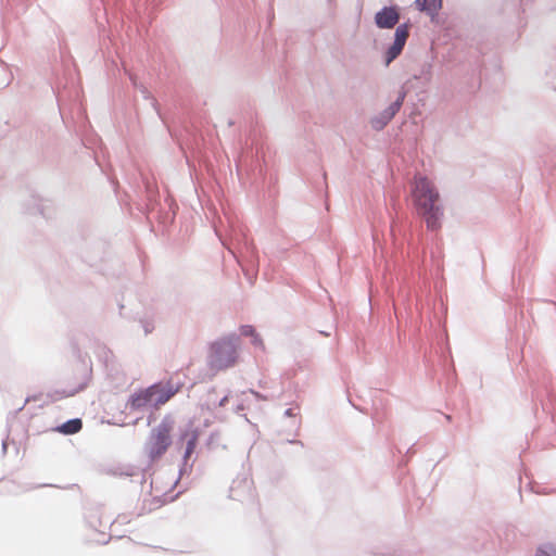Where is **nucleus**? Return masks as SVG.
Wrapping results in <instances>:
<instances>
[{
    "label": "nucleus",
    "instance_id": "nucleus-1",
    "mask_svg": "<svg viewBox=\"0 0 556 556\" xmlns=\"http://www.w3.org/2000/svg\"><path fill=\"white\" fill-rule=\"evenodd\" d=\"M412 199L417 214L425 219L427 228L439 229L443 208L440 203V193L434 184L425 176H415Z\"/></svg>",
    "mask_w": 556,
    "mask_h": 556
},
{
    "label": "nucleus",
    "instance_id": "nucleus-2",
    "mask_svg": "<svg viewBox=\"0 0 556 556\" xmlns=\"http://www.w3.org/2000/svg\"><path fill=\"white\" fill-rule=\"evenodd\" d=\"M239 338L230 336L212 344L210 353V365L220 370L233 366L238 357Z\"/></svg>",
    "mask_w": 556,
    "mask_h": 556
},
{
    "label": "nucleus",
    "instance_id": "nucleus-3",
    "mask_svg": "<svg viewBox=\"0 0 556 556\" xmlns=\"http://www.w3.org/2000/svg\"><path fill=\"white\" fill-rule=\"evenodd\" d=\"M172 432L173 425L166 420L152 429L144 446L146 453L151 460L159 459L166 453L172 444Z\"/></svg>",
    "mask_w": 556,
    "mask_h": 556
},
{
    "label": "nucleus",
    "instance_id": "nucleus-4",
    "mask_svg": "<svg viewBox=\"0 0 556 556\" xmlns=\"http://www.w3.org/2000/svg\"><path fill=\"white\" fill-rule=\"evenodd\" d=\"M408 36L409 26L407 24H402L396 28L394 42L386 53V65H389L401 54Z\"/></svg>",
    "mask_w": 556,
    "mask_h": 556
},
{
    "label": "nucleus",
    "instance_id": "nucleus-5",
    "mask_svg": "<svg viewBox=\"0 0 556 556\" xmlns=\"http://www.w3.org/2000/svg\"><path fill=\"white\" fill-rule=\"evenodd\" d=\"M199 437L200 432L198 428L193 426V422H190L188 428L180 433L179 441L181 443H186V451L184 455L185 462H187L193 454Z\"/></svg>",
    "mask_w": 556,
    "mask_h": 556
},
{
    "label": "nucleus",
    "instance_id": "nucleus-6",
    "mask_svg": "<svg viewBox=\"0 0 556 556\" xmlns=\"http://www.w3.org/2000/svg\"><path fill=\"white\" fill-rule=\"evenodd\" d=\"M150 389H154L151 394L153 397V405L160 406L165 404L172 396H174L178 392V388H174L170 383L166 386H162L161 383H155Z\"/></svg>",
    "mask_w": 556,
    "mask_h": 556
},
{
    "label": "nucleus",
    "instance_id": "nucleus-7",
    "mask_svg": "<svg viewBox=\"0 0 556 556\" xmlns=\"http://www.w3.org/2000/svg\"><path fill=\"white\" fill-rule=\"evenodd\" d=\"M153 390L154 389L147 388L135 392L128 400V406L130 409L138 410L148 405H153V397L151 394Z\"/></svg>",
    "mask_w": 556,
    "mask_h": 556
},
{
    "label": "nucleus",
    "instance_id": "nucleus-8",
    "mask_svg": "<svg viewBox=\"0 0 556 556\" xmlns=\"http://www.w3.org/2000/svg\"><path fill=\"white\" fill-rule=\"evenodd\" d=\"M400 20V15L394 8H384L376 14L375 21L380 28H392Z\"/></svg>",
    "mask_w": 556,
    "mask_h": 556
},
{
    "label": "nucleus",
    "instance_id": "nucleus-9",
    "mask_svg": "<svg viewBox=\"0 0 556 556\" xmlns=\"http://www.w3.org/2000/svg\"><path fill=\"white\" fill-rule=\"evenodd\" d=\"M415 4L419 11L426 12L433 18L442 9L443 0H416Z\"/></svg>",
    "mask_w": 556,
    "mask_h": 556
},
{
    "label": "nucleus",
    "instance_id": "nucleus-10",
    "mask_svg": "<svg viewBox=\"0 0 556 556\" xmlns=\"http://www.w3.org/2000/svg\"><path fill=\"white\" fill-rule=\"evenodd\" d=\"M404 100V94H400L397 100L392 103L383 113L384 121L382 123L374 122V127L379 129L382 128L401 109V105Z\"/></svg>",
    "mask_w": 556,
    "mask_h": 556
},
{
    "label": "nucleus",
    "instance_id": "nucleus-11",
    "mask_svg": "<svg viewBox=\"0 0 556 556\" xmlns=\"http://www.w3.org/2000/svg\"><path fill=\"white\" fill-rule=\"evenodd\" d=\"M83 422L79 418L71 419L59 427V431L64 434H74L80 431Z\"/></svg>",
    "mask_w": 556,
    "mask_h": 556
},
{
    "label": "nucleus",
    "instance_id": "nucleus-12",
    "mask_svg": "<svg viewBox=\"0 0 556 556\" xmlns=\"http://www.w3.org/2000/svg\"><path fill=\"white\" fill-rule=\"evenodd\" d=\"M254 332H255V330H254V328H253L252 326H249V325H248V326H243V327L241 328V334H242V336H247V337H248V336H251V337H253V338H254L253 343H254L255 345H261V346H263V342H262V340H261L257 336H255V333H254Z\"/></svg>",
    "mask_w": 556,
    "mask_h": 556
},
{
    "label": "nucleus",
    "instance_id": "nucleus-13",
    "mask_svg": "<svg viewBox=\"0 0 556 556\" xmlns=\"http://www.w3.org/2000/svg\"><path fill=\"white\" fill-rule=\"evenodd\" d=\"M554 555H556V551L553 546H547L546 548H540L536 554V556H554Z\"/></svg>",
    "mask_w": 556,
    "mask_h": 556
},
{
    "label": "nucleus",
    "instance_id": "nucleus-14",
    "mask_svg": "<svg viewBox=\"0 0 556 556\" xmlns=\"http://www.w3.org/2000/svg\"><path fill=\"white\" fill-rule=\"evenodd\" d=\"M250 393H251V394H253V395H254L255 397H257V399H261V400H264V401H265V400H267V397H266V396H263V395H261L258 392H255V391H253V390H250Z\"/></svg>",
    "mask_w": 556,
    "mask_h": 556
}]
</instances>
